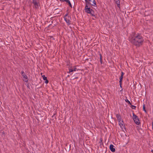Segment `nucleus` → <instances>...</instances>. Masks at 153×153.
Listing matches in <instances>:
<instances>
[{
    "mask_svg": "<svg viewBox=\"0 0 153 153\" xmlns=\"http://www.w3.org/2000/svg\"><path fill=\"white\" fill-rule=\"evenodd\" d=\"M129 41L134 45L139 47L143 44L144 41L143 37L139 33H134L129 38Z\"/></svg>",
    "mask_w": 153,
    "mask_h": 153,
    "instance_id": "1",
    "label": "nucleus"
},
{
    "mask_svg": "<svg viewBox=\"0 0 153 153\" xmlns=\"http://www.w3.org/2000/svg\"><path fill=\"white\" fill-rule=\"evenodd\" d=\"M86 5L85 7V11L88 9L91 8L90 5H91V4L90 3V2L88 1V0H85Z\"/></svg>",
    "mask_w": 153,
    "mask_h": 153,
    "instance_id": "2",
    "label": "nucleus"
},
{
    "mask_svg": "<svg viewBox=\"0 0 153 153\" xmlns=\"http://www.w3.org/2000/svg\"><path fill=\"white\" fill-rule=\"evenodd\" d=\"M85 11L88 13L90 14L92 16H95V15L94 14V11L91 8L88 9V10Z\"/></svg>",
    "mask_w": 153,
    "mask_h": 153,
    "instance_id": "3",
    "label": "nucleus"
},
{
    "mask_svg": "<svg viewBox=\"0 0 153 153\" xmlns=\"http://www.w3.org/2000/svg\"><path fill=\"white\" fill-rule=\"evenodd\" d=\"M21 74L22 76L23 77V78H24V80L26 82H27L28 81V78H27V77L26 76V75L25 74V73L23 71H22L21 72Z\"/></svg>",
    "mask_w": 153,
    "mask_h": 153,
    "instance_id": "4",
    "label": "nucleus"
},
{
    "mask_svg": "<svg viewBox=\"0 0 153 153\" xmlns=\"http://www.w3.org/2000/svg\"><path fill=\"white\" fill-rule=\"evenodd\" d=\"M33 3L34 4V7L37 9L39 7L38 0H32Z\"/></svg>",
    "mask_w": 153,
    "mask_h": 153,
    "instance_id": "5",
    "label": "nucleus"
},
{
    "mask_svg": "<svg viewBox=\"0 0 153 153\" xmlns=\"http://www.w3.org/2000/svg\"><path fill=\"white\" fill-rule=\"evenodd\" d=\"M71 19V17L69 16H68L67 18H64V20L68 24V25L71 24V21H70V19Z\"/></svg>",
    "mask_w": 153,
    "mask_h": 153,
    "instance_id": "6",
    "label": "nucleus"
},
{
    "mask_svg": "<svg viewBox=\"0 0 153 153\" xmlns=\"http://www.w3.org/2000/svg\"><path fill=\"white\" fill-rule=\"evenodd\" d=\"M81 75L80 73H76L72 76L73 80L78 79L79 76Z\"/></svg>",
    "mask_w": 153,
    "mask_h": 153,
    "instance_id": "7",
    "label": "nucleus"
},
{
    "mask_svg": "<svg viewBox=\"0 0 153 153\" xmlns=\"http://www.w3.org/2000/svg\"><path fill=\"white\" fill-rule=\"evenodd\" d=\"M116 117L118 121H122V122L123 123V120L121 119V117L119 114H116Z\"/></svg>",
    "mask_w": 153,
    "mask_h": 153,
    "instance_id": "8",
    "label": "nucleus"
},
{
    "mask_svg": "<svg viewBox=\"0 0 153 153\" xmlns=\"http://www.w3.org/2000/svg\"><path fill=\"white\" fill-rule=\"evenodd\" d=\"M109 148L111 151L112 152H114L115 151V149L114 148V146L112 144H111L109 146Z\"/></svg>",
    "mask_w": 153,
    "mask_h": 153,
    "instance_id": "9",
    "label": "nucleus"
},
{
    "mask_svg": "<svg viewBox=\"0 0 153 153\" xmlns=\"http://www.w3.org/2000/svg\"><path fill=\"white\" fill-rule=\"evenodd\" d=\"M115 1V3L117 4V6L120 8V1L119 0H114Z\"/></svg>",
    "mask_w": 153,
    "mask_h": 153,
    "instance_id": "10",
    "label": "nucleus"
},
{
    "mask_svg": "<svg viewBox=\"0 0 153 153\" xmlns=\"http://www.w3.org/2000/svg\"><path fill=\"white\" fill-rule=\"evenodd\" d=\"M135 123L137 125H139L140 123V121L138 117L137 119V120H134Z\"/></svg>",
    "mask_w": 153,
    "mask_h": 153,
    "instance_id": "11",
    "label": "nucleus"
},
{
    "mask_svg": "<svg viewBox=\"0 0 153 153\" xmlns=\"http://www.w3.org/2000/svg\"><path fill=\"white\" fill-rule=\"evenodd\" d=\"M48 40H49L50 42H52V40H55V39L53 38L52 36H48Z\"/></svg>",
    "mask_w": 153,
    "mask_h": 153,
    "instance_id": "12",
    "label": "nucleus"
},
{
    "mask_svg": "<svg viewBox=\"0 0 153 153\" xmlns=\"http://www.w3.org/2000/svg\"><path fill=\"white\" fill-rule=\"evenodd\" d=\"M133 120H137V119L138 117L134 113H133Z\"/></svg>",
    "mask_w": 153,
    "mask_h": 153,
    "instance_id": "13",
    "label": "nucleus"
},
{
    "mask_svg": "<svg viewBox=\"0 0 153 153\" xmlns=\"http://www.w3.org/2000/svg\"><path fill=\"white\" fill-rule=\"evenodd\" d=\"M65 2L68 4L69 5L71 8H72V7L71 4L69 0H68L66 1H65Z\"/></svg>",
    "mask_w": 153,
    "mask_h": 153,
    "instance_id": "14",
    "label": "nucleus"
},
{
    "mask_svg": "<svg viewBox=\"0 0 153 153\" xmlns=\"http://www.w3.org/2000/svg\"><path fill=\"white\" fill-rule=\"evenodd\" d=\"M143 110L146 113H147V111L146 109V106L144 104H143Z\"/></svg>",
    "mask_w": 153,
    "mask_h": 153,
    "instance_id": "15",
    "label": "nucleus"
},
{
    "mask_svg": "<svg viewBox=\"0 0 153 153\" xmlns=\"http://www.w3.org/2000/svg\"><path fill=\"white\" fill-rule=\"evenodd\" d=\"M54 11H55L54 12H55L57 14H58V13H59V12H60L61 11V10H59L58 9H56L54 10Z\"/></svg>",
    "mask_w": 153,
    "mask_h": 153,
    "instance_id": "16",
    "label": "nucleus"
},
{
    "mask_svg": "<svg viewBox=\"0 0 153 153\" xmlns=\"http://www.w3.org/2000/svg\"><path fill=\"white\" fill-rule=\"evenodd\" d=\"M100 59L101 64H102V56L101 53L100 54Z\"/></svg>",
    "mask_w": 153,
    "mask_h": 153,
    "instance_id": "17",
    "label": "nucleus"
},
{
    "mask_svg": "<svg viewBox=\"0 0 153 153\" xmlns=\"http://www.w3.org/2000/svg\"><path fill=\"white\" fill-rule=\"evenodd\" d=\"M125 101L128 103V104L129 105H131V103L128 100V99H127V98H126V99H125Z\"/></svg>",
    "mask_w": 153,
    "mask_h": 153,
    "instance_id": "18",
    "label": "nucleus"
},
{
    "mask_svg": "<svg viewBox=\"0 0 153 153\" xmlns=\"http://www.w3.org/2000/svg\"><path fill=\"white\" fill-rule=\"evenodd\" d=\"M52 18H50L51 20L49 21V23H50V24H49V25H48V27H49L51 25V23H53V21L52 20Z\"/></svg>",
    "mask_w": 153,
    "mask_h": 153,
    "instance_id": "19",
    "label": "nucleus"
},
{
    "mask_svg": "<svg viewBox=\"0 0 153 153\" xmlns=\"http://www.w3.org/2000/svg\"><path fill=\"white\" fill-rule=\"evenodd\" d=\"M123 76H120V81H119V82H122V80L123 79Z\"/></svg>",
    "mask_w": 153,
    "mask_h": 153,
    "instance_id": "20",
    "label": "nucleus"
},
{
    "mask_svg": "<svg viewBox=\"0 0 153 153\" xmlns=\"http://www.w3.org/2000/svg\"><path fill=\"white\" fill-rule=\"evenodd\" d=\"M138 131L140 133H141L143 131L141 128L138 129Z\"/></svg>",
    "mask_w": 153,
    "mask_h": 153,
    "instance_id": "21",
    "label": "nucleus"
},
{
    "mask_svg": "<svg viewBox=\"0 0 153 153\" xmlns=\"http://www.w3.org/2000/svg\"><path fill=\"white\" fill-rule=\"evenodd\" d=\"M69 72H68V73H69L71 74H72V73L71 74V73L73 71V70L71 68H69Z\"/></svg>",
    "mask_w": 153,
    "mask_h": 153,
    "instance_id": "22",
    "label": "nucleus"
},
{
    "mask_svg": "<svg viewBox=\"0 0 153 153\" xmlns=\"http://www.w3.org/2000/svg\"><path fill=\"white\" fill-rule=\"evenodd\" d=\"M121 126H122L121 127L122 128V126H123V127L124 128V129L126 130V128L125 126V125H124V123L123 122V123L122 122V123H121Z\"/></svg>",
    "mask_w": 153,
    "mask_h": 153,
    "instance_id": "23",
    "label": "nucleus"
},
{
    "mask_svg": "<svg viewBox=\"0 0 153 153\" xmlns=\"http://www.w3.org/2000/svg\"><path fill=\"white\" fill-rule=\"evenodd\" d=\"M131 108L134 109H135L136 108V106L131 105Z\"/></svg>",
    "mask_w": 153,
    "mask_h": 153,
    "instance_id": "24",
    "label": "nucleus"
},
{
    "mask_svg": "<svg viewBox=\"0 0 153 153\" xmlns=\"http://www.w3.org/2000/svg\"><path fill=\"white\" fill-rule=\"evenodd\" d=\"M42 77L44 80L47 79V77L45 76V75L42 76Z\"/></svg>",
    "mask_w": 153,
    "mask_h": 153,
    "instance_id": "25",
    "label": "nucleus"
},
{
    "mask_svg": "<svg viewBox=\"0 0 153 153\" xmlns=\"http://www.w3.org/2000/svg\"><path fill=\"white\" fill-rule=\"evenodd\" d=\"M100 145H101V144H103V143H102V138H100Z\"/></svg>",
    "mask_w": 153,
    "mask_h": 153,
    "instance_id": "26",
    "label": "nucleus"
},
{
    "mask_svg": "<svg viewBox=\"0 0 153 153\" xmlns=\"http://www.w3.org/2000/svg\"><path fill=\"white\" fill-rule=\"evenodd\" d=\"M91 5L93 6L94 7H96L97 6L96 3H94L93 4H91Z\"/></svg>",
    "mask_w": 153,
    "mask_h": 153,
    "instance_id": "27",
    "label": "nucleus"
},
{
    "mask_svg": "<svg viewBox=\"0 0 153 153\" xmlns=\"http://www.w3.org/2000/svg\"><path fill=\"white\" fill-rule=\"evenodd\" d=\"M68 13H67L64 16V18L68 17Z\"/></svg>",
    "mask_w": 153,
    "mask_h": 153,
    "instance_id": "28",
    "label": "nucleus"
},
{
    "mask_svg": "<svg viewBox=\"0 0 153 153\" xmlns=\"http://www.w3.org/2000/svg\"><path fill=\"white\" fill-rule=\"evenodd\" d=\"M119 122V124L120 125V127H122V126H121V123H122V121H118Z\"/></svg>",
    "mask_w": 153,
    "mask_h": 153,
    "instance_id": "29",
    "label": "nucleus"
},
{
    "mask_svg": "<svg viewBox=\"0 0 153 153\" xmlns=\"http://www.w3.org/2000/svg\"><path fill=\"white\" fill-rule=\"evenodd\" d=\"M121 76H123L124 75V73H123V72H121Z\"/></svg>",
    "mask_w": 153,
    "mask_h": 153,
    "instance_id": "30",
    "label": "nucleus"
},
{
    "mask_svg": "<svg viewBox=\"0 0 153 153\" xmlns=\"http://www.w3.org/2000/svg\"><path fill=\"white\" fill-rule=\"evenodd\" d=\"M72 69L73 70V71H76V67H75L74 68Z\"/></svg>",
    "mask_w": 153,
    "mask_h": 153,
    "instance_id": "31",
    "label": "nucleus"
},
{
    "mask_svg": "<svg viewBox=\"0 0 153 153\" xmlns=\"http://www.w3.org/2000/svg\"><path fill=\"white\" fill-rule=\"evenodd\" d=\"M45 82L46 83V84H47L48 83V80L47 79L45 80Z\"/></svg>",
    "mask_w": 153,
    "mask_h": 153,
    "instance_id": "32",
    "label": "nucleus"
},
{
    "mask_svg": "<svg viewBox=\"0 0 153 153\" xmlns=\"http://www.w3.org/2000/svg\"><path fill=\"white\" fill-rule=\"evenodd\" d=\"M120 87H121V88H122V82H120Z\"/></svg>",
    "mask_w": 153,
    "mask_h": 153,
    "instance_id": "33",
    "label": "nucleus"
},
{
    "mask_svg": "<svg viewBox=\"0 0 153 153\" xmlns=\"http://www.w3.org/2000/svg\"><path fill=\"white\" fill-rule=\"evenodd\" d=\"M93 0V3H96V1H95V0Z\"/></svg>",
    "mask_w": 153,
    "mask_h": 153,
    "instance_id": "34",
    "label": "nucleus"
},
{
    "mask_svg": "<svg viewBox=\"0 0 153 153\" xmlns=\"http://www.w3.org/2000/svg\"><path fill=\"white\" fill-rule=\"evenodd\" d=\"M48 30V28H45V30Z\"/></svg>",
    "mask_w": 153,
    "mask_h": 153,
    "instance_id": "35",
    "label": "nucleus"
},
{
    "mask_svg": "<svg viewBox=\"0 0 153 153\" xmlns=\"http://www.w3.org/2000/svg\"><path fill=\"white\" fill-rule=\"evenodd\" d=\"M152 128H153V122H152Z\"/></svg>",
    "mask_w": 153,
    "mask_h": 153,
    "instance_id": "36",
    "label": "nucleus"
},
{
    "mask_svg": "<svg viewBox=\"0 0 153 153\" xmlns=\"http://www.w3.org/2000/svg\"><path fill=\"white\" fill-rule=\"evenodd\" d=\"M88 1H89V2L91 1V0H88Z\"/></svg>",
    "mask_w": 153,
    "mask_h": 153,
    "instance_id": "37",
    "label": "nucleus"
},
{
    "mask_svg": "<svg viewBox=\"0 0 153 153\" xmlns=\"http://www.w3.org/2000/svg\"><path fill=\"white\" fill-rule=\"evenodd\" d=\"M151 152H153V150H151Z\"/></svg>",
    "mask_w": 153,
    "mask_h": 153,
    "instance_id": "38",
    "label": "nucleus"
},
{
    "mask_svg": "<svg viewBox=\"0 0 153 153\" xmlns=\"http://www.w3.org/2000/svg\"><path fill=\"white\" fill-rule=\"evenodd\" d=\"M67 77H70V75H68V76H67Z\"/></svg>",
    "mask_w": 153,
    "mask_h": 153,
    "instance_id": "39",
    "label": "nucleus"
},
{
    "mask_svg": "<svg viewBox=\"0 0 153 153\" xmlns=\"http://www.w3.org/2000/svg\"><path fill=\"white\" fill-rule=\"evenodd\" d=\"M71 147V145H70V148Z\"/></svg>",
    "mask_w": 153,
    "mask_h": 153,
    "instance_id": "40",
    "label": "nucleus"
},
{
    "mask_svg": "<svg viewBox=\"0 0 153 153\" xmlns=\"http://www.w3.org/2000/svg\"><path fill=\"white\" fill-rule=\"evenodd\" d=\"M60 1H61V0H59Z\"/></svg>",
    "mask_w": 153,
    "mask_h": 153,
    "instance_id": "41",
    "label": "nucleus"
},
{
    "mask_svg": "<svg viewBox=\"0 0 153 153\" xmlns=\"http://www.w3.org/2000/svg\"><path fill=\"white\" fill-rule=\"evenodd\" d=\"M152 128V129H153V128Z\"/></svg>",
    "mask_w": 153,
    "mask_h": 153,
    "instance_id": "42",
    "label": "nucleus"
}]
</instances>
